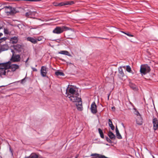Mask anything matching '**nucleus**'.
Masks as SVG:
<instances>
[{
    "label": "nucleus",
    "instance_id": "nucleus-1",
    "mask_svg": "<svg viewBox=\"0 0 158 158\" xmlns=\"http://www.w3.org/2000/svg\"><path fill=\"white\" fill-rule=\"evenodd\" d=\"M66 95L70 101L79 109V94L78 88L75 86L68 85L66 89Z\"/></svg>",
    "mask_w": 158,
    "mask_h": 158
},
{
    "label": "nucleus",
    "instance_id": "nucleus-2",
    "mask_svg": "<svg viewBox=\"0 0 158 158\" xmlns=\"http://www.w3.org/2000/svg\"><path fill=\"white\" fill-rule=\"evenodd\" d=\"M69 30V28L66 26L56 27L52 31V32L54 34H60L64 31Z\"/></svg>",
    "mask_w": 158,
    "mask_h": 158
},
{
    "label": "nucleus",
    "instance_id": "nucleus-3",
    "mask_svg": "<svg viewBox=\"0 0 158 158\" xmlns=\"http://www.w3.org/2000/svg\"><path fill=\"white\" fill-rule=\"evenodd\" d=\"M150 71V67L147 64L141 65L140 67V71L142 74L145 75Z\"/></svg>",
    "mask_w": 158,
    "mask_h": 158
},
{
    "label": "nucleus",
    "instance_id": "nucleus-4",
    "mask_svg": "<svg viewBox=\"0 0 158 158\" xmlns=\"http://www.w3.org/2000/svg\"><path fill=\"white\" fill-rule=\"evenodd\" d=\"M12 53V56L11 58V60L14 62H19L20 60V56L19 55H15V52L13 49L11 50Z\"/></svg>",
    "mask_w": 158,
    "mask_h": 158
},
{
    "label": "nucleus",
    "instance_id": "nucleus-5",
    "mask_svg": "<svg viewBox=\"0 0 158 158\" xmlns=\"http://www.w3.org/2000/svg\"><path fill=\"white\" fill-rule=\"evenodd\" d=\"M12 47L13 48L14 50L18 52H20L23 50V47L20 44H17L14 45Z\"/></svg>",
    "mask_w": 158,
    "mask_h": 158
},
{
    "label": "nucleus",
    "instance_id": "nucleus-6",
    "mask_svg": "<svg viewBox=\"0 0 158 158\" xmlns=\"http://www.w3.org/2000/svg\"><path fill=\"white\" fill-rule=\"evenodd\" d=\"M97 106L95 102H93L91 104L90 110L91 112L93 114H95L97 112Z\"/></svg>",
    "mask_w": 158,
    "mask_h": 158
},
{
    "label": "nucleus",
    "instance_id": "nucleus-7",
    "mask_svg": "<svg viewBox=\"0 0 158 158\" xmlns=\"http://www.w3.org/2000/svg\"><path fill=\"white\" fill-rule=\"evenodd\" d=\"M47 73V68L45 66H42L41 69L40 73L41 76L43 77L46 76Z\"/></svg>",
    "mask_w": 158,
    "mask_h": 158
},
{
    "label": "nucleus",
    "instance_id": "nucleus-8",
    "mask_svg": "<svg viewBox=\"0 0 158 158\" xmlns=\"http://www.w3.org/2000/svg\"><path fill=\"white\" fill-rule=\"evenodd\" d=\"M73 3V1H66L58 3V5H55V6H62L66 5H71Z\"/></svg>",
    "mask_w": 158,
    "mask_h": 158
},
{
    "label": "nucleus",
    "instance_id": "nucleus-9",
    "mask_svg": "<svg viewBox=\"0 0 158 158\" xmlns=\"http://www.w3.org/2000/svg\"><path fill=\"white\" fill-rule=\"evenodd\" d=\"M152 123L153 124V129L154 130H156L158 128V120L155 118L152 120Z\"/></svg>",
    "mask_w": 158,
    "mask_h": 158
},
{
    "label": "nucleus",
    "instance_id": "nucleus-10",
    "mask_svg": "<svg viewBox=\"0 0 158 158\" xmlns=\"http://www.w3.org/2000/svg\"><path fill=\"white\" fill-rule=\"evenodd\" d=\"M10 64L11 63L9 61L5 63H0V66L6 69L10 68Z\"/></svg>",
    "mask_w": 158,
    "mask_h": 158
},
{
    "label": "nucleus",
    "instance_id": "nucleus-11",
    "mask_svg": "<svg viewBox=\"0 0 158 158\" xmlns=\"http://www.w3.org/2000/svg\"><path fill=\"white\" fill-rule=\"evenodd\" d=\"M118 72L119 73L118 76L120 78L122 79V77L125 76V75L122 69V67H120L118 68Z\"/></svg>",
    "mask_w": 158,
    "mask_h": 158
},
{
    "label": "nucleus",
    "instance_id": "nucleus-12",
    "mask_svg": "<svg viewBox=\"0 0 158 158\" xmlns=\"http://www.w3.org/2000/svg\"><path fill=\"white\" fill-rule=\"evenodd\" d=\"M11 6H5L4 7L5 9V12L6 13L7 15H10V11L11 10Z\"/></svg>",
    "mask_w": 158,
    "mask_h": 158
},
{
    "label": "nucleus",
    "instance_id": "nucleus-13",
    "mask_svg": "<svg viewBox=\"0 0 158 158\" xmlns=\"http://www.w3.org/2000/svg\"><path fill=\"white\" fill-rule=\"evenodd\" d=\"M19 66L18 65L16 64H10V69H11L12 71H14L16 69H18Z\"/></svg>",
    "mask_w": 158,
    "mask_h": 158
},
{
    "label": "nucleus",
    "instance_id": "nucleus-14",
    "mask_svg": "<svg viewBox=\"0 0 158 158\" xmlns=\"http://www.w3.org/2000/svg\"><path fill=\"white\" fill-rule=\"evenodd\" d=\"M129 85L130 88L134 91H136L138 89L136 85L132 83L131 82H129Z\"/></svg>",
    "mask_w": 158,
    "mask_h": 158
},
{
    "label": "nucleus",
    "instance_id": "nucleus-15",
    "mask_svg": "<svg viewBox=\"0 0 158 158\" xmlns=\"http://www.w3.org/2000/svg\"><path fill=\"white\" fill-rule=\"evenodd\" d=\"M143 119L141 116L138 117L136 118V123L139 125H141L143 124Z\"/></svg>",
    "mask_w": 158,
    "mask_h": 158
},
{
    "label": "nucleus",
    "instance_id": "nucleus-16",
    "mask_svg": "<svg viewBox=\"0 0 158 158\" xmlns=\"http://www.w3.org/2000/svg\"><path fill=\"white\" fill-rule=\"evenodd\" d=\"M27 40L34 44H36L37 42V39L35 38L31 37H28L27 38Z\"/></svg>",
    "mask_w": 158,
    "mask_h": 158
},
{
    "label": "nucleus",
    "instance_id": "nucleus-17",
    "mask_svg": "<svg viewBox=\"0 0 158 158\" xmlns=\"http://www.w3.org/2000/svg\"><path fill=\"white\" fill-rule=\"evenodd\" d=\"M59 54L64 55H67L69 56H71V55L69 52L67 51L64 50V51H60L59 52H58Z\"/></svg>",
    "mask_w": 158,
    "mask_h": 158
},
{
    "label": "nucleus",
    "instance_id": "nucleus-18",
    "mask_svg": "<svg viewBox=\"0 0 158 158\" xmlns=\"http://www.w3.org/2000/svg\"><path fill=\"white\" fill-rule=\"evenodd\" d=\"M6 69L2 67V66H0V76L6 75Z\"/></svg>",
    "mask_w": 158,
    "mask_h": 158
},
{
    "label": "nucleus",
    "instance_id": "nucleus-19",
    "mask_svg": "<svg viewBox=\"0 0 158 158\" xmlns=\"http://www.w3.org/2000/svg\"><path fill=\"white\" fill-rule=\"evenodd\" d=\"M91 156H94L95 158H107L104 156L101 155L97 154H93L91 155Z\"/></svg>",
    "mask_w": 158,
    "mask_h": 158
},
{
    "label": "nucleus",
    "instance_id": "nucleus-20",
    "mask_svg": "<svg viewBox=\"0 0 158 158\" xmlns=\"http://www.w3.org/2000/svg\"><path fill=\"white\" fill-rule=\"evenodd\" d=\"M18 38L17 37L14 36L11 38L10 41L13 44L16 43L18 42Z\"/></svg>",
    "mask_w": 158,
    "mask_h": 158
},
{
    "label": "nucleus",
    "instance_id": "nucleus-21",
    "mask_svg": "<svg viewBox=\"0 0 158 158\" xmlns=\"http://www.w3.org/2000/svg\"><path fill=\"white\" fill-rule=\"evenodd\" d=\"M116 135L117 138L118 139H122V137L120 134L119 131L117 127H116Z\"/></svg>",
    "mask_w": 158,
    "mask_h": 158
},
{
    "label": "nucleus",
    "instance_id": "nucleus-22",
    "mask_svg": "<svg viewBox=\"0 0 158 158\" xmlns=\"http://www.w3.org/2000/svg\"><path fill=\"white\" fill-rule=\"evenodd\" d=\"M108 135L110 139H115V135L111 131H109Z\"/></svg>",
    "mask_w": 158,
    "mask_h": 158
},
{
    "label": "nucleus",
    "instance_id": "nucleus-23",
    "mask_svg": "<svg viewBox=\"0 0 158 158\" xmlns=\"http://www.w3.org/2000/svg\"><path fill=\"white\" fill-rule=\"evenodd\" d=\"M35 12L34 11H30L26 13L25 15L27 17L32 16L35 15Z\"/></svg>",
    "mask_w": 158,
    "mask_h": 158
},
{
    "label": "nucleus",
    "instance_id": "nucleus-24",
    "mask_svg": "<svg viewBox=\"0 0 158 158\" xmlns=\"http://www.w3.org/2000/svg\"><path fill=\"white\" fill-rule=\"evenodd\" d=\"M17 12V11L16 10L15 8L14 7H11V10L10 11V15H13Z\"/></svg>",
    "mask_w": 158,
    "mask_h": 158
},
{
    "label": "nucleus",
    "instance_id": "nucleus-25",
    "mask_svg": "<svg viewBox=\"0 0 158 158\" xmlns=\"http://www.w3.org/2000/svg\"><path fill=\"white\" fill-rule=\"evenodd\" d=\"M98 131L99 132V133L100 135V137L102 138H104V136L103 135V132L102 131V130L100 128H98Z\"/></svg>",
    "mask_w": 158,
    "mask_h": 158
},
{
    "label": "nucleus",
    "instance_id": "nucleus-26",
    "mask_svg": "<svg viewBox=\"0 0 158 158\" xmlns=\"http://www.w3.org/2000/svg\"><path fill=\"white\" fill-rule=\"evenodd\" d=\"M56 75L57 76H64V74L63 73L61 72L60 71H56L55 73Z\"/></svg>",
    "mask_w": 158,
    "mask_h": 158
},
{
    "label": "nucleus",
    "instance_id": "nucleus-27",
    "mask_svg": "<svg viewBox=\"0 0 158 158\" xmlns=\"http://www.w3.org/2000/svg\"><path fill=\"white\" fill-rule=\"evenodd\" d=\"M126 71L129 73H132V71L131 70V68L129 65H127L126 66Z\"/></svg>",
    "mask_w": 158,
    "mask_h": 158
},
{
    "label": "nucleus",
    "instance_id": "nucleus-28",
    "mask_svg": "<svg viewBox=\"0 0 158 158\" xmlns=\"http://www.w3.org/2000/svg\"><path fill=\"white\" fill-rule=\"evenodd\" d=\"M80 102L81 103H80V111H81L83 110V108L82 105L81 99V98H80Z\"/></svg>",
    "mask_w": 158,
    "mask_h": 158
},
{
    "label": "nucleus",
    "instance_id": "nucleus-29",
    "mask_svg": "<svg viewBox=\"0 0 158 158\" xmlns=\"http://www.w3.org/2000/svg\"><path fill=\"white\" fill-rule=\"evenodd\" d=\"M109 125L111 129L112 130H113L114 129V125L112 123H111L109 124Z\"/></svg>",
    "mask_w": 158,
    "mask_h": 158
},
{
    "label": "nucleus",
    "instance_id": "nucleus-30",
    "mask_svg": "<svg viewBox=\"0 0 158 158\" xmlns=\"http://www.w3.org/2000/svg\"><path fill=\"white\" fill-rule=\"evenodd\" d=\"M106 140L109 143H112V141L107 137H106Z\"/></svg>",
    "mask_w": 158,
    "mask_h": 158
},
{
    "label": "nucleus",
    "instance_id": "nucleus-31",
    "mask_svg": "<svg viewBox=\"0 0 158 158\" xmlns=\"http://www.w3.org/2000/svg\"><path fill=\"white\" fill-rule=\"evenodd\" d=\"M4 31L5 34H9L8 30L6 28H4Z\"/></svg>",
    "mask_w": 158,
    "mask_h": 158
},
{
    "label": "nucleus",
    "instance_id": "nucleus-32",
    "mask_svg": "<svg viewBox=\"0 0 158 158\" xmlns=\"http://www.w3.org/2000/svg\"><path fill=\"white\" fill-rule=\"evenodd\" d=\"M3 23L2 22L0 21V30L2 29L3 27Z\"/></svg>",
    "mask_w": 158,
    "mask_h": 158
},
{
    "label": "nucleus",
    "instance_id": "nucleus-33",
    "mask_svg": "<svg viewBox=\"0 0 158 158\" xmlns=\"http://www.w3.org/2000/svg\"><path fill=\"white\" fill-rule=\"evenodd\" d=\"M125 34L129 37H133L134 36V35H133L130 34V33L129 32L125 33Z\"/></svg>",
    "mask_w": 158,
    "mask_h": 158
},
{
    "label": "nucleus",
    "instance_id": "nucleus-34",
    "mask_svg": "<svg viewBox=\"0 0 158 158\" xmlns=\"http://www.w3.org/2000/svg\"><path fill=\"white\" fill-rule=\"evenodd\" d=\"M135 114H136L137 116H139V117L141 116L140 114L138 111H135Z\"/></svg>",
    "mask_w": 158,
    "mask_h": 158
},
{
    "label": "nucleus",
    "instance_id": "nucleus-35",
    "mask_svg": "<svg viewBox=\"0 0 158 158\" xmlns=\"http://www.w3.org/2000/svg\"><path fill=\"white\" fill-rule=\"evenodd\" d=\"M43 38L42 36L39 37L37 39V41H40L42 40V39Z\"/></svg>",
    "mask_w": 158,
    "mask_h": 158
},
{
    "label": "nucleus",
    "instance_id": "nucleus-36",
    "mask_svg": "<svg viewBox=\"0 0 158 158\" xmlns=\"http://www.w3.org/2000/svg\"><path fill=\"white\" fill-rule=\"evenodd\" d=\"M31 69L33 70V71H37V69L35 68H34L33 67H32Z\"/></svg>",
    "mask_w": 158,
    "mask_h": 158
},
{
    "label": "nucleus",
    "instance_id": "nucleus-37",
    "mask_svg": "<svg viewBox=\"0 0 158 158\" xmlns=\"http://www.w3.org/2000/svg\"><path fill=\"white\" fill-rule=\"evenodd\" d=\"M31 158H38V156L36 155L32 156Z\"/></svg>",
    "mask_w": 158,
    "mask_h": 158
},
{
    "label": "nucleus",
    "instance_id": "nucleus-38",
    "mask_svg": "<svg viewBox=\"0 0 158 158\" xmlns=\"http://www.w3.org/2000/svg\"><path fill=\"white\" fill-rule=\"evenodd\" d=\"M25 1H29L30 2H36L38 1V0H25Z\"/></svg>",
    "mask_w": 158,
    "mask_h": 158
},
{
    "label": "nucleus",
    "instance_id": "nucleus-39",
    "mask_svg": "<svg viewBox=\"0 0 158 158\" xmlns=\"http://www.w3.org/2000/svg\"><path fill=\"white\" fill-rule=\"evenodd\" d=\"M54 40L55 41H56V42H60V39L55 40Z\"/></svg>",
    "mask_w": 158,
    "mask_h": 158
},
{
    "label": "nucleus",
    "instance_id": "nucleus-40",
    "mask_svg": "<svg viewBox=\"0 0 158 158\" xmlns=\"http://www.w3.org/2000/svg\"><path fill=\"white\" fill-rule=\"evenodd\" d=\"M108 121H109L108 124H110V123H112L111 120L110 119H109Z\"/></svg>",
    "mask_w": 158,
    "mask_h": 158
},
{
    "label": "nucleus",
    "instance_id": "nucleus-41",
    "mask_svg": "<svg viewBox=\"0 0 158 158\" xmlns=\"http://www.w3.org/2000/svg\"><path fill=\"white\" fill-rule=\"evenodd\" d=\"M29 28L31 30V29H36L37 28L36 27H30Z\"/></svg>",
    "mask_w": 158,
    "mask_h": 158
},
{
    "label": "nucleus",
    "instance_id": "nucleus-42",
    "mask_svg": "<svg viewBox=\"0 0 158 158\" xmlns=\"http://www.w3.org/2000/svg\"><path fill=\"white\" fill-rule=\"evenodd\" d=\"M110 95V93H109L108 94V99L109 100V96Z\"/></svg>",
    "mask_w": 158,
    "mask_h": 158
},
{
    "label": "nucleus",
    "instance_id": "nucleus-43",
    "mask_svg": "<svg viewBox=\"0 0 158 158\" xmlns=\"http://www.w3.org/2000/svg\"><path fill=\"white\" fill-rule=\"evenodd\" d=\"M122 125L124 128H125V126H124V124L123 123H122Z\"/></svg>",
    "mask_w": 158,
    "mask_h": 158
},
{
    "label": "nucleus",
    "instance_id": "nucleus-44",
    "mask_svg": "<svg viewBox=\"0 0 158 158\" xmlns=\"http://www.w3.org/2000/svg\"><path fill=\"white\" fill-rule=\"evenodd\" d=\"M3 35V34L2 33H0V37Z\"/></svg>",
    "mask_w": 158,
    "mask_h": 158
},
{
    "label": "nucleus",
    "instance_id": "nucleus-45",
    "mask_svg": "<svg viewBox=\"0 0 158 158\" xmlns=\"http://www.w3.org/2000/svg\"><path fill=\"white\" fill-rule=\"evenodd\" d=\"M121 32H122V33H124V34H125V33H126V32H124V31H121Z\"/></svg>",
    "mask_w": 158,
    "mask_h": 158
},
{
    "label": "nucleus",
    "instance_id": "nucleus-46",
    "mask_svg": "<svg viewBox=\"0 0 158 158\" xmlns=\"http://www.w3.org/2000/svg\"><path fill=\"white\" fill-rule=\"evenodd\" d=\"M121 32H122V33H124V34H125V33H126V32H124V31H121Z\"/></svg>",
    "mask_w": 158,
    "mask_h": 158
},
{
    "label": "nucleus",
    "instance_id": "nucleus-47",
    "mask_svg": "<svg viewBox=\"0 0 158 158\" xmlns=\"http://www.w3.org/2000/svg\"><path fill=\"white\" fill-rule=\"evenodd\" d=\"M121 67H122V68H125V66H121Z\"/></svg>",
    "mask_w": 158,
    "mask_h": 158
},
{
    "label": "nucleus",
    "instance_id": "nucleus-48",
    "mask_svg": "<svg viewBox=\"0 0 158 158\" xmlns=\"http://www.w3.org/2000/svg\"><path fill=\"white\" fill-rule=\"evenodd\" d=\"M78 155H77V156L75 157V158H77L78 157Z\"/></svg>",
    "mask_w": 158,
    "mask_h": 158
},
{
    "label": "nucleus",
    "instance_id": "nucleus-49",
    "mask_svg": "<svg viewBox=\"0 0 158 158\" xmlns=\"http://www.w3.org/2000/svg\"><path fill=\"white\" fill-rule=\"evenodd\" d=\"M28 59H29V58H28L27 59V60H26V62H27V61L28 60Z\"/></svg>",
    "mask_w": 158,
    "mask_h": 158
},
{
    "label": "nucleus",
    "instance_id": "nucleus-50",
    "mask_svg": "<svg viewBox=\"0 0 158 158\" xmlns=\"http://www.w3.org/2000/svg\"><path fill=\"white\" fill-rule=\"evenodd\" d=\"M2 39H4V38H2ZM4 39H5L4 40H5L6 39V38H4Z\"/></svg>",
    "mask_w": 158,
    "mask_h": 158
},
{
    "label": "nucleus",
    "instance_id": "nucleus-51",
    "mask_svg": "<svg viewBox=\"0 0 158 158\" xmlns=\"http://www.w3.org/2000/svg\"><path fill=\"white\" fill-rule=\"evenodd\" d=\"M58 5V4H56L55 5H55Z\"/></svg>",
    "mask_w": 158,
    "mask_h": 158
},
{
    "label": "nucleus",
    "instance_id": "nucleus-52",
    "mask_svg": "<svg viewBox=\"0 0 158 158\" xmlns=\"http://www.w3.org/2000/svg\"><path fill=\"white\" fill-rule=\"evenodd\" d=\"M2 86H1L0 87H2Z\"/></svg>",
    "mask_w": 158,
    "mask_h": 158
},
{
    "label": "nucleus",
    "instance_id": "nucleus-53",
    "mask_svg": "<svg viewBox=\"0 0 158 158\" xmlns=\"http://www.w3.org/2000/svg\"><path fill=\"white\" fill-rule=\"evenodd\" d=\"M0 158H2L1 156H0Z\"/></svg>",
    "mask_w": 158,
    "mask_h": 158
}]
</instances>
